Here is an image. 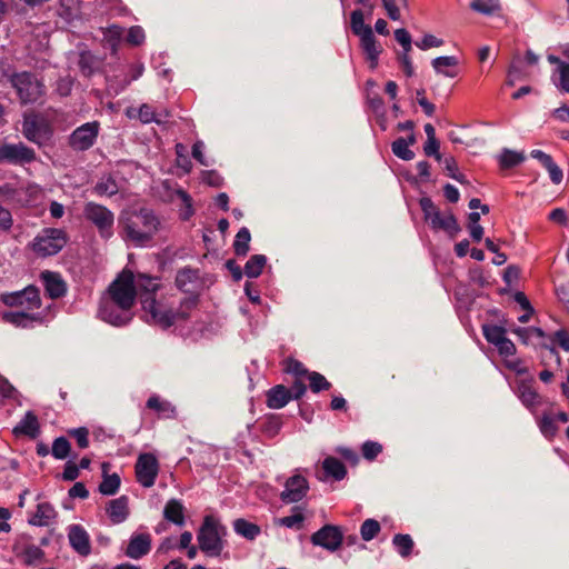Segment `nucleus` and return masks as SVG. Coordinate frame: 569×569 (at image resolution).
Here are the masks:
<instances>
[{"label":"nucleus","mask_w":569,"mask_h":569,"mask_svg":"<svg viewBox=\"0 0 569 569\" xmlns=\"http://www.w3.org/2000/svg\"><path fill=\"white\" fill-rule=\"evenodd\" d=\"M391 149L395 156L402 160H411L415 157L413 151L409 148V142L405 138H398L393 141Z\"/></svg>","instance_id":"nucleus-44"},{"label":"nucleus","mask_w":569,"mask_h":569,"mask_svg":"<svg viewBox=\"0 0 569 569\" xmlns=\"http://www.w3.org/2000/svg\"><path fill=\"white\" fill-rule=\"evenodd\" d=\"M106 510L113 523L123 522L129 516L128 497L121 496L117 499L110 500Z\"/></svg>","instance_id":"nucleus-22"},{"label":"nucleus","mask_w":569,"mask_h":569,"mask_svg":"<svg viewBox=\"0 0 569 569\" xmlns=\"http://www.w3.org/2000/svg\"><path fill=\"white\" fill-rule=\"evenodd\" d=\"M99 130L98 121L87 122L78 127L69 137V146L76 151L90 149L97 140Z\"/></svg>","instance_id":"nucleus-10"},{"label":"nucleus","mask_w":569,"mask_h":569,"mask_svg":"<svg viewBox=\"0 0 569 569\" xmlns=\"http://www.w3.org/2000/svg\"><path fill=\"white\" fill-rule=\"evenodd\" d=\"M517 393L521 402L528 408H533L540 405V396L530 382L520 381L517 388Z\"/></svg>","instance_id":"nucleus-32"},{"label":"nucleus","mask_w":569,"mask_h":569,"mask_svg":"<svg viewBox=\"0 0 569 569\" xmlns=\"http://www.w3.org/2000/svg\"><path fill=\"white\" fill-rule=\"evenodd\" d=\"M392 543L397 549L398 553L403 558L408 557L413 548V540L409 535H396L392 538Z\"/></svg>","instance_id":"nucleus-39"},{"label":"nucleus","mask_w":569,"mask_h":569,"mask_svg":"<svg viewBox=\"0 0 569 569\" xmlns=\"http://www.w3.org/2000/svg\"><path fill=\"white\" fill-rule=\"evenodd\" d=\"M70 546L80 555L88 556L91 552L90 538L88 532L80 525H71L68 528Z\"/></svg>","instance_id":"nucleus-18"},{"label":"nucleus","mask_w":569,"mask_h":569,"mask_svg":"<svg viewBox=\"0 0 569 569\" xmlns=\"http://www.w3.org/2000/svg\"><path fill=\"white\" fill-rule=\"evenodd\" d=\"M199 280L198 271L191 268H183L176 277L177 287L183 292H193Z\"/></svg>","instance_id":"nucleus-28"},{"label":"nucleus","mask_w":569,"mask_h":569,"mask_svg":"<svg viewBox=\"0 0 569 569\" xmlns=\"http://www.w3.org/2000/svg\"><path fill=\"white\" fill-rule=\"evenodd\" d=\"M83 217L97 228L101 238L109 239L113 236L114 214L107 207L93 201L87 202Z\"/></svg>","instance_id":"nucleus-5"},{"label":"nucleus","mask_w":569,"mask_h":569,"mask_svg":"<svg viewBox=\"0 0 569 569\" xmlns=\"http://www.w3.org/2000/svg\"><path fill=\"white\" fill-rule=\"evenodd\" d=\"M267 259L263 254L252 256L244 266V274L249 278H257L261 274Z\"/></svg>","instance_id":"nucleus-37"},{"label":"nucleus","mask_w":569,"mask_h":569,"mask_svg":"<svg viewBox=\"0 0 569 569\" xmlns=\"http://www.w3.org/2000/svg\"><path fill=\"white\" fill-rule=\"evenodd\" d=\"M163 517L177 525V526H183L184 525V508L182 503L177 499L169 500L163 509Z\"/></svg>","instance_id":"nucleus-30"},{"label":"nucleus","mask_w":569,"mask_h":569,"mask_svg":"<svg viewBox=\"0 0 569 569\" xmlns=\"http://www.w3.org/2000/svg\"><path fill=\"white\" fill-rule=\"evenodd\" d=\"M94 192L101 197H111L118 192V184L112 178L102 179L96 184Z\"/></svg>","instance_id":"nucleus-47"},{"label":"nucleus","mask_w":569,"mask_h":569,"mask_svg":"<svg viewBox=\"0 0 569 569\" xmlns=\"http://www.w3.org/2000/svg\"><path fill=\"white\" fill-rule=\"evenodd\" d=\"M3 322L11 323L19 328H28L33 321H40L39 315H32L27 311H4L1 315Z\"/></svg>","instance_id":"nucleus-24"},{"label":"nucleus","mask_w":569,"mask_h":569,"mask_svg":"<svg viewBox=\"0 0 569 569\" xmlns=\"http://www.w3.org/2000/svg\"><path fill=\"white\" fill-rule=\"evenodd\" d=\"M539 428L541 433L549 439H552L558 432V427L555 421L552 413H543L539 419Z\"/></svg>","instance_id":"nucleus-42"},{"label":"nucleus","mask_w":569,"mask_h":569,"mask_svg":"<svg viewBox=\"0 0 569 569\" xmlns=\"http://www.w3.org/2000/svg\"><path fill=\"white\" fill-rule=\"evenodd\" d=\"M395 39L402 47L403 52H410L411 50V36L406 29H397L395 31Z\"/></svg>","instance_id":"nucleus-56"},{"label":"nucleus","mask_w":569,"mask_h":569,"mask_svg":"<svg viewBox=\"0 0 569 569\" xmlns=\"http://www.w3.org/2000/svg\"><path fill=\"white\" fill-rule=\"evenodd\" d=\"M423 151L426 156H433L438 161L441 160V154L439 153V141L437 139L427 140L423 146Z\"/></svg>","instance_id":"nucleus-62"},{"label":"nucleus","mask_w":569,"mask_h":569,"mask_svg":"<svg viewBox=\"0 0 569 569\" xmlns=\"http://www.w3.org/2000/svg\"><path fill=\"white\" fill-rule=\"evenodd\" d=\"M458 60L453 56L438 57L432 60V67L437 73L448 78H455L458 76Z\"/></svg>","instance_id":"nucleus-26"},{"label":"nucleus","mask_w":569,"mask_h":569,"mask_svg":"<svg viewBox=\"0 0 569 569\" xmlns=\"http://www.w3.org/2000/svg\"><path fill=\"white\" fill-rule=\"evenodd\" d=\"M160 226V219L149 208L123 210L119 217L122 239L136 247H144L151 242Z\"/></svg>","instance_id":"nucleus-1"},{"label":"nucleus","mask_w":569,"mask_h":569,"mask_svg":"<svg viewBox=\"0 0 569 569\" xmlns=\"http://www.w3.org/2000/svg\"><path fill=\"white\" fill-rule=\"evenodd\" d=\"M147 407L154 410L160 418L173 419L177 416L174 406L171 402L161 399L157 395H153L148 399Z\"/></svg>","instance_id":"nucleus-27"},{"label":"nucleus","mask_w":569,"mask_h":569,"mask_svg":"<svg viewBox=\"0 0 569 569\" xmlns=\"http://www.w3.org/2000/svg\"><path fill=\"white\" fill-rule=\"evenodd\" d=\"M41 194V189L37 184L29 183L17 188L13 194L10 196V201L19 207H27L36 202Z\"/></svg>","instance_id":"nucleus-20"},{"label":"nucleus","mask_w":569,"mask_h":569,"mask_svg":"<svg viewBox=\"0 0 569 569\" xmlns=\"http://www.w3.org/2000/svg\"><path fill=\"white\" fill-rule=\"evenodd\" d=\"M56 516L57 512L50 503L41 502L37 506V511L29 519V523L38 527L49 526Z\"/></svg>","instance_id":"nucleus-25"},{"label":"nucleus","mask_w":569,"mask_h":569,"mask_svg":"<svg viewBox=\"0 0 569 569\" xmlns=\"http://www.w3.org/2000/svg\"><path fill=\"white\" fill-rule=\"evenodd\" d=\"M483 335L487 341L493 346H498L506 337V330L495 325L483 326Z\"/></svg>","instance_id":"nucleus-43"},{"label":"nucleus","mask_w":569,"mask_h":569,"mask_svg":"<svg viewBox=\"0 0 569 569\" xmlns=\"http://www.w3.org/2000/svg\"><path fill=\"white\" fill-rule=\"evenodd\" d=\"M177 166L182 169L184 173H189L192 169V163L187 156V148L182 143L176 144Z\"/></svg>","instance_id":"nucleus-49"},{"label":"nucleus","mask_w":569,"mask_h":569,"mask_svg":"<svg viewBox=\"0 0 569 569\" xmlns=\"http://www.w3.org/2000/svg\"><path fill=\"white\" fill-rule=\"evenodd\" d=\"M109 293L112 302L121 312H114L112 307L106 303L100 308L101 318L113 326L126 325L129 320L127 312L133 306L137 296L134 290V274L128 270L122 271L110 284Z\"/></svg>","instance_id":"nucleus-2"},{"label":"nucleus","mask_w":569,"mask_h":569,"mask_svg":"<svg viewBox=\"0 0 569 569\" xmlns=\"http://www.w3.org/2000/svg\"><path fill=\"white\" fill-rule=\"evenodd\" d=\"M311 542L329 551H336L342 543V533L338 527L327 525L311 536Z\"/></svg>","instance_id":"nucleus-14"},{"label":"nucleus","mask_w":569,"mask_h":569,"mask_svg":"<svg viewBox=\"0 0 569 569\" xmlns=\"http://www.w3.org/2000/svg\"><path fill=\"white\" fill-rule=\"evenodd\" d=\"M16 435H26L36 438L39 433V422L37 416L28 411L23 419L13 429Z\"/></svg>","instance_id":"nucleus-29"},{"label":"nucleus","mask_w":569,"mask_h":569,"mask_svg":"<svg viewBox=\"0 0 569 569\" xmlns=\"http://www.w3.org/2000/svg\"><path fill=\"white\" fill-rule=\"evenodd\" d=\"M381 530L380 523L375 519H367L360 527V535L365 541L372 540Z\"/></svg>","instance_id":"nucleus-45"},{"label":"nucleus","mask_w":569,"mask_h":569,"mask_svg":"<svg viewBox=\"0 0 569 569\" xmlns=\"http://www.w3.org/2000/svg\"><path fill=\"white\" fill-rule=\"evenodd\" d=\"M470 7L477 12L491 14L499 9V0H472Z\"/></svg>","instance_id":"nucleus-46"},{"label":"nucleus","mask_w":569,"mask_h":569,"mask_svg":"<svg viewBox=\"0 0 569 569\" xmlns=\"http://www.w3.org/2000/svg\"><path fill=\"white\" fill-rule=\"evenodd\" d=\"M160 282L158 278H152L143 273L134 276V290L136 295L141 296V303L146 299H154L153 293L159 289Z\"/></svg>","instance_id":"nucleus-19"},{"label":"nucleus","mask_w":569,"mask_h":569,"mask_svg":"<svg viewBox=\"0 0 569 569\" xmlns=\"http://www.w3.org/2000/svg\"><path fill=\"white\" fill-rule=\"evenodd\" d=\"M251 240L250 231L243 227L241 228L237 236L233 243V249L237 256H246L249 251V243Z\"/></svg>","instance_id":"nucleus-38"},{"label":"nucleus","mask_w":569,"mask_h":569,"mask_svg":"<svg viewBox=\"0 0 569 569\" xmlns=\"http://www.w3.org/2000/svg\"><path fill=\"white\" fill-rule=\"evenodd\" d=\"M286 371L298 377L308 375V370L305 368V366L295 359H288L286 361Z\"/></svg>","instance_id":"nucleus-58"},{"label":"nucleus","mask_w":569,"mask_h":569,"mask_svg":"<svg viewBox=\"0 0 569 569\" xmlns=\"http://www.w3.org/2000/svg\"><path fill=\"white\" fill-rule=\"evenodd\" d=\"M361 48L365 51L367 59L370 61V67L375 69L378 64V57L381 52V49L376 42L373 32L367 33L366 36L360 38Z\"/></svg>","instance_id":"nucleus-31"},{"label":"nucleus","mask_w":569,"mask_h":569,"mask_svg":"<svg viewBox=\"0 0 569 569\" xmlns=\"http://www.w3.org/2000/svg\"><path fill=\"white\" fill-rule=\"evenodd\" d=\"M1 301L8 307H21L28 311L41 307L39 289L34 286H28L23 290L3 293Z\"/></svg>","instance_id":"nucleus-9"},{"label":"nucleus","mask_w":569,"mask_h":569,"mask_svg":"<svg viewBox=\"0 0 569 569\" xmlns=\"http://www.w3.org/2000/svg\"><path fill=\"white\" fill-rule=\"evenodd\" d=\"M442 40L438 39L432 34H426L420 41L416 42V46L421 50H427L430 48H437L442 46Z\"/></svg>","instance_id":"nucleus-59"},{"label":"nucleus","mask_w":569,"mask_h":569,"mask_svg":"<svg viewBox=\"0 0 569 569\" xmlns=\"http://www.w3.org/2000/svg\"><path fill=\"white\" fill-rule=\"evenodd\" d=\"M52 456L57 459H64L70 452V443L64 437H59L53 441Z\"/></svg>","instance_id":"nucleus-51"},{"label":"nucleus","mask_w":569,"mask_h":569,"mask_svg":"<svg viewBox=\"0 0 569 569\" xmlns=\"http://www.w3.org/2000/svg\"><path fill=\"white\" fill-rule=\"evenodd\" d=\"M11 82L22 103L36 102L42 94V84L31 73H17Z\"/></svg>","instance_id":"nucleus-8"},{"label":"nucleus","mask_w":569,"mask_h":569,"mask_svg":"<svg viewBox=\"0 0 569 569\" xmlns=\"http://www.w3.org/2000/svg\"><path fill=\"white\" fill-rule=\"evenodd\" d=\"M308 491L309 482L307 478L300 473H295L286 480L280 498L286 503L299 502L306 497Z\"/></svg>","instance_id":"nucleus-12"},{"label":"nucleus","mask_w":569,"mask_h":569,"mask_svg":"<svg viewBox=\"0 0 569 569\" xmlns=\"http://www.w3.org/2000/svg\"><path fill=\"white\" fill-rule=\"evenodd\" d=\"M548 61L556 66L551 74L552 83L559 91L569 93V63L553 54L548 56Z\"/></svg>","instance_id":"nucleus-16"},{"label":"nucleus","mask_w":569,"mask_h":569,"mask_svg":"<svg viewBox=\"0 0 569 569\" xmlns=\"http://www.w3.org/2000/svg\"><path fill=\"white\" fill-rule=\"evenodd\" d=\"M120 487V477L117 473L104 475L99 486V491L104 496L114 495Z\"/></svg>","instance_id":"nucleus-41"},{"label":"nucleus","mask_w":569,"mask_h":569,"mask_svg":"<svg viewBox=\"0 0 569 569\" xmlns=\"http://www.w3.org/2000/svg\"><path fill=\"white\" fill-rule=\"evenodd\" d=\"M513 332L525 342L528 343L529 339L531 337L537 338H543L545 331L537 327H529V328H517L513 330Z\"/></svg>","instance_id":"nucleus-52"},{"label":"nucleus","mask_w":569,"mask_h":569,"mask_svg":"<svg viewBox=\"0 0 569 569\" xmlns=\"http://www.w3.org/2000/svg\"><path fill=\"white\" fill-rule=\"evenodd\" d=\"M198 305V296L190 295L181 300L179 308L173 310H162L156 299H146L143 309L149 315L150 321L162 328H168L180 320H187L190 312Z\"/></svg>","instance_id":"nucleus-3"},{"label":"nucleus","mask_w":569,"mask_h":569,"mask_svg":"<svg viewBox=\"0 0 569 569\" xmlns=\"http://www.w3.org/2000/svg\"><path fill=\"white\" fill-rule=\"evenodd\" d=\"M551 181L556 184H559L562 181V170L555 163L553 160H551L546 167Z\"/></svg>","instance_id":"nucleus-63"},{"label":"nucleus","mask_w":569,"mask_h":569,"mask_svg":"<svg viewBox=\"0 0 569 569\" xmlns=\"http://www.w3.org/2000/svg\"><path fill=\"white\" fill-rule=\"evenodd\" d=\"M497 349L501 356L508 357L516 353V346L515 343L505 337L502 341L497 346Z\"/></svg>","instance_id":"nucleus-64"},{"label":"nucleus","mask_w":569,"mask_h":569,"mask_svg":"<svg viewBox=\"0 0 569 569\" xmlns=\"http://www.w3.org/2000/svg\"><path fill=\"white\" fill-rule=\"evenodd\" d=\"M41 278L44 283L46 292L51 299H58L64 296L67 291L66 283L58 273L44 271L41 273Z\"/></svg>","instance_id":"nucleus-21"},{"label":"nucleus","mask_w":569,"mask_h":569,"mask_svg":"<svg viewBox=\"0 0 569 569\" xmlns=\"http://www.w3.org/2000/svg\"><path fill=\"white\" fill-rule=\"evenodd\" d=\"M34 159V150L24 146L21 142L14 144L0 146V161H6L14 164H23L30 163Z\"/></svg>","instance_id":"nucleus-13"},{"label":"nucleus","mask_w":569,"mask_h":569,"mask_svg":"<svg viewBox=\"0 0 569 569\" xmlns=\"http://www.w3.org/2000/svg\"><path fill=\"white\" fill-rule=\"evenodd\" d=\"M303 521L302 513H295L279 519V523L287 528H300Z\"/></svg>","instance_id":"nucleus-60"},{"label":"nucleus","mask_w":569,"mask_h":569,"mask_svg":"<svg viewBox=\"0 0 569 569\" xmlns=\"http://www.w3.org/2000/svg\"><path fill=\"white\" fill-rule=\"evenodd\" d=\"M16 388L2 376H0V396L8 399L16 398Z\"/></svg>","instance_id":"nucleus-61"},{"label":"nucleus","mask_w":569,"mask_h":569,"mask_svg":"<svg viewBox=\"0 0 569 569\" xmlns=\"http://www.w3.org/2000/svg\"><path fill=\"white\" fill-rule=\"evenodd\" d=\"M151 536L147 532L133 533L126 548V556L140 559L151 550Z\"/></svg>","instance_id":"nucleus-17"},{"label":"nucleus","mask_w":569,"mask_h":569,"mask_svg":"<svg viewBox=\"0 0 569 569\" xmlns=\"http://www.w3.org/2000/svg\"><path fill=\"white\" fill-rule=\"evenodd\" d=\"M158 473L159 462L154 455H139L136 462V477L138 482L144 488H150L154 485Z\"/></svg>","instance_id":"nucleus-11"},{"label":"nucleus","mask_w":569,"mask_h":569,"mask_svg":"<svg viewBox=\"0 0 569 569\" xmlns=\"http://www.w3.org/2000/svg\"><path fill=\"white\" fill-rule=\"evenodd\" d=\"M350 24L352 32L359 38L372 32L371 27L365 23V17L361 10H355L351 12Z\"/></svg>","instance_id":"nucleus-36"},{"label":"nucleus","mask_w":569,"mask_h":569,"mask_svg":"<svg viewBox=\"0 0 569 569\" xmlns=\"http://www.w3.org/2000/svg\"><path fill=\"white\" fill-rule=\"evenodd\" d=\"M292 399L291 391L282 385L271 388L267 393V406L271 409H281Z\"/></svg>","instance_id":"nucleus-23"},{"label":"nucleus","mask_w":569,"mask_h":569,"mask_svg":"<svg viewBox=\"0 0 569 569\" xmlns=\"http://www.w3.org/2000/svg\"><path fill=\"white\" fill-rule=\"evenodd\" d=\"M308 378L310 381V389L316 393L322 390H328L331 387V383L319 372H310L308 373Z\"/></svg>","instance_id":"nucleus-50"},{"label":"nucleus","mask_w":569,"mask_h":569,"mask_svg":"<svg viewBox=\"0 0 569 569\" xmlns=\"http://www.w3.org/2000/svg\"><path fill=\"white\" fill-rule=\"evenodd\" d=\"M198 542L200 549L209 556H219L223 543L219 532L218 522L210 516H207L198 532Z\"/></svg>","instance_id":"nucleus-7"},{"label":"nucleus","mask_w":569,"mask_h":569,"mask_svg":"<svg viewBox=\"0 0 569 569\" xmlns=\"http://www.w3.org/2000/svg\"><path fill=\"white\" fill-rule=\"evenodd\" d=\"M138 117H139L140 121L143 123H150V122L161 123V122H163V119L169 117V112L163 110L158 113L151 106L144 103L139 108Z\"/></svg>","instance_id":"nucleus-35"},{"label":"nucleus","mask_w":569,"mask_h":569,"mask_svg":"<svg viewBox=\"0 0 569 569\" xmlns=\"http://www.w3.org/2000/svg\"><path fill=\"white\" fill-rule=\"evenodd\" d=\"M233 529L239 536L249 540L256 539L261 531L259 526L242 518L234 520Z\"/></svg>","instance_id":"nucleus-34"},{"label":"nucleus","mask_w":569,"mask_h":569,"mask_svg":"<svg viewBox=\"0 0 569 569\" xmlns=\"http://www.w3.org/2000/svg\"><path fill=\"white\" fill-rule=\"evenodd\" d=\"M322 469L327 478L330 477L337 481L342 480L347 475L345 465L335 457H327L322 461Z\"/></svg>","instance_id":"nucleus-33"},{"label":"nucleus","mask_w":569,"mask_h":569,"mask_svg":"<svg viewBox=\"0 0 569 569\" xmlns=\"http://www.w3.org/2000/svg\"><path fill=\"white\" fill-rule=\"evenodd\" d=\"M144 40V31L141 27H131L128 31L127 41L133 46H139Z\"/></svg>","instance_id":"nucleus-57"},{"label":"nucleus","mask_w":569,"mask_h":569,"mask_svg":"<svg viewBox=\"0 0 569 569\" xmlns=\"http://www.w3.org/2000/svg\"><path fill=\"white\" fill-rule=\"evenodd\" d=\"M69 435L73 437L81 449L89 446V430L84 427L72 429Z\"/></svg>","instance_id":"nucleus-53"},{"label":"nucleus","mask_w":569,"mask_h":569,"mask_svg":"<svg viewBox=\"0 0 569 569\" xmlns=\"http://www.w3.org/2000/svg\"><path fill=\"white\" fill-rule=\"evenodd\" d=\"M525 160L522 152L505 149L499 156V163L501 168H512L520 164Z\"/></svg>","instance_id":"nucleus-40"},{"label":"nucleus","mask_w":569,"mask_h":569,"mask_svg":"<svg viewBox=\"0 0 569 569\" xmlns=\"http://www.w3.org/2000/svg\"><path fill=\"white\" fill-rule=\"evenodd\" d=\"M381 445L373 441H367L362 446V455L368 460L375 459L381 452Z\"/></svg>","instance_id":"nucleus-55"},{"label":"nucleus","mask_w":569,"mask_h":569,"mask_svg":"<svg viewBox=\"0 0 569 569\" xmlns=\"http://www.w3.org/2000/svg\"><path fill=\"white\" fill-rule=\"evenodd\" d=\"M44 556L43 550L36 545H28L22 551L23 560L27 565L40 562Z\"/></svg>","instance_id":"nucleus-48"},{"label":"nucleus","mask_w":569,"mask_h":569,"mask_svg":"<svg viewBox=\"0 0 569 569\" xmlns=\"http://www.w3.org/2000/svg\"><path fill=\"white\" fill-rule=\"evenodd\" d=\"M23 136L37 144L44 143L50 137L47 124L41 122L37 116H26L22 124Z\"/></svg>","instance_id":"nucleus-15"},{"label":"nucleus","mask_w":569,"mask_h":569,"mask_svg":"<svg viewBox=\"0 0 569 569\" xmlns=\"http://www.w3.org/2000/svg\"><path fill=\"white\" fill-rule=\"evenodd\" d=\"M68 242L67 232L58 228H44L33 239L32 251L39 257L54 256L62 250Z\"/></svg>","instance_id":"nucleus-4"},{"label":"nucleus","mask_w":569,"mask_h":569,"mask_svg":"<svg viewBox=\"0 0 569 569\" xmlns=\"http://www.w3.org/2000/svg\"><path fill=\"white\" fill-rule=\"evenodd\" d=\"M551 341L566 352H569V332L567 330L560 329L556 331L551 337Z\"/></svg>","instance_id":"nucleus-54"},{"label":"nucleus","mask_w":569,"mask_h":569,"mask_svg":"<svg viewBox=\"0 0 569 569\" xmlns=\"http://www.w3.org/2000/svg\"><path fill=\"white\" fill-rule=\"evenodd\" d=\"M420 207L425 214V220L436 230H445L455 234L458 230V223L451 212L441 213L430 198H422Z\"/></svg>","instance_id":"nucleus-6"}]
</instances>
